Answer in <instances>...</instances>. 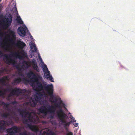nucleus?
Returning a JSON list of instances; mask_svg holds the SVG:
<instances>
[{"label":"nucleus","mask_w":135,"mask_h":135,"mask_svg":"<svg viewBox=\"0 0 135 135\" xmlns=\"http://www.w3.org/2000/svg\"><path fill=\"white\" fill-rule=\"evenodd\" d=\"M71 123V121L68 122L66 123L62 124L64 126V128L66 130H68V128L70 124Z\"/></svg>","instance_id":"nucleus-21"},{"label":"nucleus","mask_w":135,"mask_h":135,"mask_svg":"<svg viewBox=\"0 0 135 135\" xmlns=\"http://www.w3.org/2000/svg\"><path fill=\"white\" fill-rule=\"evenodd\" d=\"M19 134L20 135H27V131L24 130L23 132L20 133Z\"/></svg>","instance_id":"nucleus-27"},{"label":"nucleus","mask_w":135,"mask_h":135,"mask_svg":"<svg viewBox=\"0 0 135 135\" xmlns=\"http://www.w3.org/2000/svg\"><path fill=\"white\" fill-rule=\"evenodd\" d=\"M2 9H0V10H1Z\"/></svg>","instance_id":"nucleus-49"},{"label":"nucleus","mask_w":135,"mask_h":135,"mask_svg":"<svg viewBox=\"0 0 135 135\" xmlns=\"http://www.w3.org/2000/svg\"><path fill=\"white\" fill-rule=\"evenodd\" d=\"M70 114V113H69V114Z\"/></svg>","instance_id":"nucleus-50"},{"label":"nucleus","mask_w":135,"mask_h":135,"mask_svg":"<svg viewBox=\"0 0 135 135\" xmlns=\"http://www.w3.org/2000/svg\"><path fill=\"white\" fill-rule=\"evenodd\" d=\"M10 41L11 42H12V41H13V40L12 39H11L10 40Z\"/></svg>","instance_id":"nucleus-44"},{"label":"nucleus","mask_w":135,"mask_h":135,"mask_svg":"<svg viewBox=\"0 0 135 135\" xmlns=\"http://www.w3.org/2000/svg\"><path fill=\"white\" fill-rule=\"evenodd\" d=\"M18 111L22 117H24L23 121L26 124L29 122L37 123L39 122L38 117L33 112H26L25 110L20 109H18Z\"/></svg>","instance_id":"nucleus-2"},{"label":"nucleus","mask_w":135,"mask_h":135,"mask_svg":"<svg viewBox=\"0 0 135 135\" xmlns=\"http://www.w3.org/2000/svg\"><path fill=\"white\" fill-rule=\"evenodd\" d=\"M0 17H3V16L2 15H1L0 16Z\"/></svg>","instance_id":"nucleus-46"},{"label":"nucleus","mask_w":135,"mask_h":135,"mask_svg":"<svg viewBox=\"0 0 135 135\" xmlns=\"http://www.w3.org/2000/svg\"><path fill=\"white\" fill-rule=\"evenodd\" d=\"M10 4L8 5V8H17L15 3H13L12 4L11 7H10Z\"/></svg>","instance_id":"nucleus-22"},{"label":"nucleus","mask_w":135,"mask_h":135,"mask_svg":"<svg viewBox=\"0 0 135 135\" xmlns=\"http://www.w3.org/2000/svg\"><path fill=\"white\" fill-rule=\"evenodd\" d=\"M17 45L21 49L20 52L19 51L11 52V55H12L11 56L18 57L19 58H21L22 57H26L27 56V53L24 50L22 49L26 46L25 44L22 41H20L17 43Z\"/></svg>","instance_id":"nucleus-3"},{"label":"nucleus","mask_w":135,"mask_h":135,"mask_svg":"<svg viewBox=\"0 0 135 135\" xmlns=\"http://www.w3.org/2000/svg\"><path fill=\"white\" fill-rule=\"evenodd\" d=\"M22 81V79L20 78H15L13 80V83L19 84Z\"/></svg>","instance_id":"nucleus-16"},{"label":"nucleus","mask_w":135,"mask_h":135,"mask_svg":"<svg viewBox=\"0 0 135 135\" xmlns=\"http://www.w3.org/2000/svg\"><path fill=\"white\" fill-rule=\"evenodd\" d=\"M16 20L17 22L20 24H22L23 23V21H22L21 18L20 16H17Z\"/></svg>","instance_id":"nucleus-17"},{"label":"nucleus","mask_w":135,"mask_h":135,"mask_svg":"<svg viewBox=\"0 0 135 135\" xmlns=\"http://www.w3.org/2000/svg\"><path fill=\"white\" fill-rule=\"evenodd\" d=\"M57 114L58 118L63 117L64 116H67V115L63 112L61 108H59V111L57 112Z\"/></svg>","instance_id":"nucleus-12"},{"label":"nucleus","mask_w":135,"mask_h":135,"mask_svg":"<svg viewBox=\"0 0 135 135\" xmlns=\"http://www.w3.org/2000/svg\"><path fill=\"white\" fill-rule=\"evenodd\" d=\"M44 93V92H38L37 93V95L32 96L28 103V104L32 107H35L38 102L43 97Z\"/></svg>","instance_id":"nucleus-4"},{"label":"nucleus","mask_w":135,"mask_h":135,"mask_svg":"<svg viewBox=\"0 0 135 135\" xmlns=\"http://www.w3.org/2000/svg\"><path fill=\"white\" fill-rule=\"evenodd\" d=\"M33 48L34 49V50H32V51L33 52H35L37 50V49L36 47V46L34 47Z\"/></svg>","instance_id":"nucleus-31"},{"label":"nucleus","mask_w":135,"mask_h":135,"mask_svg":"<svg viewBox=\"0 0 135 135\" xmlns=\"http://www.w3.org/2000/svg\"><path fill=\"white\" fill-rule=\"evenodd\" d=\"M50 79L51 81L52 82H54V80H52V77Z\"/></svg>","instance_id":"nucleus-38"},{"label":"nucleus","mask_w":135,"mask_h":135,"mask_svg":"<svg viewBox=\"0 0 135 135\" xmlns=\"http://www.w3.org/2000/svg\"><path fill=\"white\" fill-rule=\"evenodd\" d=\"M47 135H54L55 133L53 132H50L47 133L46 134Z\"/></svg>","instance_id":"nucleus-29"},{"label":"nucleus","mask_w":135,"mask_h":135,"mask_svg":"<svg viewBox=\"0 0 135 135\" xmlns=\"http://www.w3.org/2000/svg\"><path fill=\"white\" fill-rule=\"evenodd\" d=\"M38 110L40 113L46 115L48 112L54 113L56 109L52 105H49L47 107L42 105L40 107Z\"/></svg>","instance_id":"nucleus-5"},{"label":"nucleus","mask_w":135,"mask_h":135,"mask_svg":"<svg viewBox=\"0 0 135 135\" xmlns=\"http://www.w3.org/2000/svg\"><path fill=\"white\" fill-rule=\"evenodd\" d=\"M13 124V122L12 120H0V132L1 130L4 129L6 126H9Z\"/></svg>","instance_id":"nucleus-8"},{"label":"nucleus","mask_w":135,"mask_h":135,"mask_svg":"<svg viewBox=\"0 0 135 135\" xmlns=\"http://www.w3.org/2000/svg\"><path fill=\"white\" fill-rule=\"evenodd\" d=\"M12 22V18L11 17H3L1 21V25L3 28L6 29L11 25Z\"/></svg>","instance_id":"nucleus-7"},{"label":"nucleus","mask_w":135,"mask_h":135,"mask_svg":"<svg viewBox=\"0 0 135 135\" xmlns=\"http://www.w3.org/2000/svg\"><path fill=\"white\" fill-rule=\"evenodd\" d=\"M15 103V102H12V103L13 104H14Z\"/></svg>","instance_id":"nucleus-45"},{"label":"nucleus","mask_w":135,"mask_h":135,"mask_svg":"<svg viewBox=\"0 0 135 135\" xmlns=\"http://www.w3.org/2000/svg\"><path fill=\"white\" fill-rule=\"evenodd\" d=\"M8 77L7 76H4L0 79V83H1L3 85H5V83L6 80H7Z\"/></svg>","instance_id":"nucleus-15"},{"label":"nucleus","mask_w":135,"mask_h":135,"mask_svg":"<svg viewBox=\"0 0 135 135\" xmlns=\"http://www.w3.org/2000/svg\"><path fill=\"white\" fill-rule=\"evenodd\" d=\"M9 34L13 38H15L16 35L15 32L11 30H10L9 32Z\"/></svg>","instance_id":"nucleus-18"},{"label":"nucleus","mask_w":135,"mask_h":135,"mask_svg":"<svg viewBox=\"0 0 135 135\" xmlns=\"http://www.w3.org/2000/svg\"><path fill=\"white\" fill-rule=\"evenodd\" d=\"M27 76L30 77L32 76V81L33 82H35L36 87L35 90L36 91H41L44 90V89L47 91L48 94L50 96V99H51V101L52 102L55 103L57 102V99L53 95L54 90L53 86L52 84L46 85L44 84L42 85L41 83L39 81V79L42 78L41 77L38 76L37 77L36 75L32 71H30L27 74Z\"/></svg>","instance_id":"nucleus-1"},{"label":"nucleus","mask_w":135,"mask_h":135,"mask_svg":"<svg viewBox=\"0 0 135 135\" xmlns=\"http://www.w3.org/2000/svg\"><path fill=\"white\" fill-rule=\"evenodd\" d=\"M3 60L8 64H12L13 65H14L15 63V60L11 58L10 55H4Z\"/></svg>","instance_id":"nucleus-9"},{"label":"nucleus","mask_w":135,"mask_h":135,"mask_svg":"<svg viewBox=\"0 0 135 135\" xmlns=\"http://www.w3.org/2000/svg\"><path fill=\"white\" fill-rule=\"evenodd\" d=\"M32 64L33 69L36 70V71L39 72L40 71V70L37 65V62L35 59H33L32 60Z\"/></svg>","instance_id":"nucleus-11"},{"label":"nucleus","mask_w":135,"mask_h":135,"mask_svg":"<svg viewBox=\"0 0 135 135\" xmlns=\"http://www.w3.org/2000/svg\"><path fill=\"white\" fill-rule=\"evenodd\" d=\"M12 127L13 129V130L14 131V133H18V131H20V128L16 126H14Z\"/></svg>","instance_id":"nucleus-20"},{"label":"nucleus","mask_w":135,"mask_h":135,"mask_svg":"<svg viewBox=\"0 0 135 135\" xmlns=\"http://www.w3.org/2000/svg\"><path fill=\"white\" fill-rule=\"evenodd\" d=\"M62 103V100H60V102L59 104L57 103H55V105L56 107L60 108H61V106L60 105V104Z\"/></svg>","instance_id":"nucleus-24"},{"label":"nucleus","mask_w":135,"mask_h":135,"mask_svg":"<svg viewBox=\"0 0 135 135\" xmlns=\"http://www.w3.org/2000/svg\"><path fill=\"white\" fill-rule=\"evenodd\" d=\"M3 53L0 50V57H1L3 56Z\"/></svg>","instance_id":"nucleus-32"},{"label":"nucleus","mask_w":135,"mask_h":135,"mask_svg":"<svg viewBox=\"0 0 135 135\" xmlns=\"http://www.w3.org/2000/svg\"><path fill=\"white\" fill-rule=\"evenodd\" d=\"M47 75L49 76V74H47Z\"/></svg>","instance_id":"nucleus-48"},{"label":"nucleus","mask_w":135,"mask_h":135,"mask_svg":"<svg viewBox=\"0 0 135 135\" xmlns=\"http://www.w3.org/2000/svg\"><path fill=\"white\" fill-rule=\"evenodd\" d=\"M27 126L31 130L33 131L36 132L38 130V129L36 126L32 125L30 124H28Z\"/></svg>","instance_id":"nucleus-13"},{"label":"nucleus","mask_w":135,"mask_h":135,"mask_svg":"<svg viewBox=\"0 0 135 135\" xmlns=\"http://www.w3.org/2000/svg\"><path fill=\"white\" fill-rule=\"evenodd\" d=\"M2 94H2V90H0V94H1L0 96H1Z\"/></svg>","instance_id":"nucleus-42"},{"label":"nucleus","mask_w":135,"mask_h":135,"mask_svg":"<svg viewBox=\"0 0 135 135\" xmlns=\"http://www.w3.org/2000/svg\"><path fill=\"white\" fill-rule=\"evenodd\" d=\"M18 30L20 35L23 37L26 35V30L23 27H19L18 28Z\"/></svg>","instance_id":"nucleus-10"},{"label":"nucleus","mask_w":135,"mask_h":135,"mask_svg":"<svg viewBox=\"0 0 135 135\" xmlns=\"http://www.w3.org/2000/svg\"><path fill=\"white\" fill-rule=\"evenodd\" d=\"M10 114V113H5L2 114V116L3 117L7 118L8 116H9Z\"/></svg>","instance_id":"nucleus-23"},{"label":"nucleus","mask_w":135,"mask_h":135,"mask_svg":"<svg viewBox=\"0 0 135 135\" xmlns=\"http://www.w3.org/2000/svg\"><path fill=\"white\" fill-rule=\"evenodd\" d=\"M11 114L12 115H15L16 114V113L14 111H12L11 112Z\"/></svg>","instance_id":"nucleus-35"},{"label":"nucleus","mask_w":135,"mask_h":135,"mask_svg":"<svg viewBox=\"0 0 135 135\" xmlns=\"http://www.w3.org/2000/svg\"><path fill=\"white\" fill-rule=\"evenodd\" d=\"M3 33L2 32H1L0 33V36H2L3 35Z\"/></svg>","instance_id":"nucleus-43"},{"label":"nucleus","mask_w":135,"mask_h":135,"mask_svg":"<svg viewBox=\"0 0 135 135\" xmlns=\"http://www.w3.org/2000/svg\"><path fill=\"white\" fill-rule=\"evenodd\" d=\"M43 71L44 72L46 71L47 72L49 73V71L48 70V69L47 67V66L45 65L43 68Z\"/></svg>","instance_id":"nucleus-25"},{"label":"nucleus","mask_w":135,"mask_h":135,"mask_svg":"<svg viewBox=\"0 0 135 135\" xmlns=\"http://www.w3.org/2000/svg\"><path fill=\"white\" fill-rule=\"evenodd\" d=\"M24 65H23L21 66H20L18 65H16L15 66L16 67V69L19 71L18 74L19 75L22 76L21 71L22 70V68L24 66Z\"/></svg>","instance_id":"nucleus-14"},{"label":"nucleus","mask_w":135,"mask_h":135,"mask_svg":"<svg viewBox=\"0 0 135 135\" xmlns=\"http://www.w3.org/2000/svg\"><path fill=\"white\" fill-rule=\"evenodd\" d=\"M69 118L71 119L74 118L71 115H70Z\"/></svg>","instance_id":"nucleus-40"},{"label":"nucleus","mask_w":135,"mask_h":135,"mask_svg":"<svg viewBox=\"0 0 135 135\" xmlns=\"http://www.w3.org/2000/svg\"><path fill=\"white\" fill-rule=\"evenodd\" d=\"M8 91H11V93L9 95V96L15 95L18 96L20 93H24L26 92L27 90L26 89L22 90L19 88H16L14 89L12 88H9L7 89Z\"/></svg>","instance_id":"nucleus-6"},{"label":"nucleus","mask_w":135,"mask_h":135,"mask_svg":"<svg viewBox=\"0 0 135 135\" xmlns=\"http://www.w3.org/2000/svg\"><path fill=\"white\" fill-rule=\"evenodd\" d=\"M3 45V44H1V45Z\"/></svg>","instance_id":"nucleus-47"},{"label":"nucleus","mask_w":135,"mask_h":135,"mask_svg":"<svg viewBox=\"0 0 135 135\" xmlns=\"http://www.w3.org/2000/svg\"><path fill=\"white\" fill-rule=\"evenodd\" d=\"M74 126H75V127H77L78 126V124L77 123H75V124H74Z\"/></svg>","instance_id":"nucleus-37"},{"label":"nucleus","mask_w":135,"mask_h":135,"mask_svg":"<svg viewBox=\"0 0 135 135\" xmlns=\"http://www.w3.org/2000/svg\"><path fill=\"white\" fill-rule=\"evenodd\" d=\"M23 63L25 64H27V62L26 61H24L23 62Z\"/></svg>","instance_id":"nucleus-39"},{"label":"nucleus","mask_w":135,"mask_h":135,"mask_svg":"<svg viewBox=\"0 0 135 135\" xmlns=\"http://www.w3.org/2000/svg\"><path fill=\"white\" fill-rule=\"evenodd\" d=\"M5 50L6 51H10V50L8 48V47L5 48Z\"/></svg>","instance_id":"nucleus-34"},{"label":"nucleus","mask_w":135,"mask_h":135,"mask_svg":"<svg viewBox=\"0 0 135 135\" xmlns=\"http://www.w3.org/2000/svg\"><path fill=\"white\" fill-rule=\"evenodd\" d=\"M66 135H73V133L71 132H69L67 133Z\"/></svg>","instance_id":"nucleus-30"},{"label":"nucleus","mask_w":135,"mask_h":135,"mask_svg":"<svg viewBox=\"0 0 135 135\" xmlns=\"http://www.w3.org/2000/svg\"><path fill=\"white\" fill-rule=\"evenodd\" d=\"M3 104H4V107H5V108L6 109H8L9 104L5 103L4 102L2 103Z\"/></svg>","instance_id":"nucleus-28"},{"label":"nucleus","mask_w":135,"mask_h":135,"mask_svg":"<svg viewBox=\"0 0 135 135\" xmlns=\"http://www.w3.org/2000/svg\"><path fill=\"white\" fill-rule=\"evenodd\" d=\"M29 44L31 49H33L34 47L35 46V44L32 42H30Z\"/></svg>","instance_id":"nucleus-26"},{"label":"nucleus","mask_w":135,"mask_h":135,"mask_svg":"<svg viewBox=\"0 0 135 135\" xmlns=\"http://www.w3.org/2000/svg\"><path fill=\"white\" fill-rule=\"evenodd\" d=\"M67 116H64L63 117H60L59 118L61 120L62 124H65L67 123L66 121L65 120V119L66 118ZM68 116H67V117Z\"/></svg>","instance_id":"nucleus-19"},{"label":"nucleus","mask_w":135,"mask_h":135,"mask_svg":"<svg viewBox=\"0 0 135 135\" xmlns=\"http://www.w3.org/2000/svg\"><path fill=\"white\" fill-rule=\"evenodd\" d=\"M61 104H62V106L63 107L65 108V109L66 110H67V109L66 108V107L65 106V104L64 103H62H62Z\"/></svg>","instance_id":"nucleus-33"},{"label":"nucleus","mask_w":135,"mask_h":135,"mask_svg":"<svg viewBox=\"0 0 135 135\" xmlns=\"http://www.w3.org/2000/svg\"><path fill=\"white\" fill-rule=\"evenodd\" d=\"M4 71V70H0V74H1L3 73Z\"/></svg>","instance_id":"nucleus-36"},{"label":"nucleus","mask_w":135,"mask_h":135,"mask_svg":"<svg viewBox=\"0 0 135 135\" xmlns=\"http://www.w3.org/2000/svg\"><path fill=\"white\" fill-rule=\"evenodd\" d=\"M1 1V0H0V2Z\"/></svg>","instance_id":"nucleus-51"},{"label":"nucleus","mask_w":135,"mask_h":135,"mask_svg":"<svg viewBox=\"0 0 135 135\" xmlns=\"http://www.w3.org/2000/svg\"><path fill=\"white\" fill-rule=\"evenodd\" d=\"M71 121L73 122H75L76 121V120L74 119H73L72 120H71Z\"/></svg>","instance_id":"nucleus-41"}]
</instances>
